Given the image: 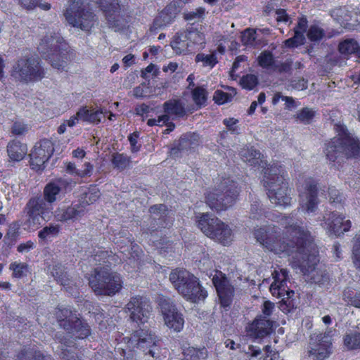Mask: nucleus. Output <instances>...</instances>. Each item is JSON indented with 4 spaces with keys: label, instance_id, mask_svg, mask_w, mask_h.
I'll return each mask as SVG.
<instances>
[{
    "label": "nucleus",
    "instance_id": "obj_1",
    "mask_svg": "<svg viewBox=\"0 0 360 360\" xmlns=\"http://www.w3.org/2000/svg\"><path fill=\"white\" fill-rule=\"evenodd\" d=\"M292 217L281 215L279 221L285 230L287 241L281 238L279 229L269 225L255 229L257 240L271 251L284 253L292 257V266L298 269L304 276L312 274L317 266L319 255L311 252L314 238L311 232L298 222L290 223Z\"/></svg>",
    "mask_w": 360,
    "mask_h": 360
},
{
    "label": "nucleus",
    "instance_id": "obj_2",
    "mask_svg": "<svg viewBox=\"0 0 360 360\" xmlns=\"http://www.w3.org/2000/svg\"><path fill=\"white\" fill-rule=\"evenodd\" d=\"M324 153L326 159L332 163L340 162L339 159H358L360 158V141L353 136L344 127H341L338 134L325 143Z\"/></svg>",
    "mask_w": 360,
    "mask_h": 360
},
{
    "label": "nucleus",
    "instance_id": "obj_3",
    "mask_svg": "<svg viewBox=\"0 0 360 360\" xmlns=\"http://www.w3.org/2000/svg\"><path fill=\"white\" fill-rule=\"evenodd\" d=\"M285 173L282 165L274 163L264 172L263 181L270 200L277 205L287 207L290 205L292 198Z\"/></svg>",
    "mask_w": 360,
    "mask_h": 360
},
{
    "label": "nucleus",
    "instance_id": "obj_4",
    "mask_svg": "<svg viewBox=\"0 0 360 360\" xmlns=\"http://www.w3.org/2000/svg\"><path fill=\"white\" fill-rule=\"evenodd\" d=\"M88 285L96 295L113 297L123 288L122 276L107 266L94 268L87 276Z\"/></svg>",
    "mask_w": 360,
    "mask_h": 360
},
{
    "label": "nucleus",
    "instance_id": "obj_5",
    "mask_svg": "<svg viewBox=\"0 0 360 360\" xmlns=\"http://www.w3.org/2000/svg\"><path fill=\"white\" fill-rule=\"evenodd\" d=\"M169 281L176 291L186 300L196 303L204 300L207 293L199 279L184 269L176 268L169 274Z\"/></svg>",
    "mask_w": 360,
    "mask_h": 360
},
{
    "label": "nucleus",
    "instance_id": "obj_6",
    "mask_svg": "<svg viewBox=\"0 0 360 360\" xmlns=\"http://www.w3.org/2000/svg\"><path fill=\"white\" fill-rule=\"evenodd\" d=\"M37 49L53 68L60 71L64 70L72 53L64 39L56 35L44 36Z\"/></svg>",
    "mask_w": 360,
    "mask_h": 360
},
{
    "label": "nucleus",
    "instance_id": "obj_7",
    "mask_svg": "<svg viewBox=\"0 0 360 360\" xmlns=\"http://www.w3.org/2000/svg\"><path fill=\"white\" fill-rule=\"evenodd\" d=\"M239 191L236 181L229 176L223 177L213 191L205 194V202L212 210L224 211L236 203Z\"/></svg>",
    "mask_w": 360,
    "mask_h": 360
},
{
    "label": "nucleus",
    "instance_id": "obj_8",
    "mask_svg": "<svg viewBox=\"0 0 360 360\" xmlns=\"http://www.w3.org/2000/svg\"><path fill=\"white\" fill-rule=\"evenodd\" d=\"M46 70L38 56L26 55L18 58L12 65L11 76L22 84H28L41 81Z\"/></svg>",
    "mask_w": 360,
    "mask_h": 360
},
{
    "label": "nucleus",
    "instance_id": "obj_9",
    "mask_svg": "<svg viewBox=\"0 0 360 360\" xmlns=\"http://www.w3.org/2000/svg\"><path fill=\"white\" fill-rule=\"evenodd\" d=\"M56 316L61 328L75 340H85L91 336L92 330L87 321L77 316L76 311L68 307H57Z\"/></svg>",
    "mask_w": 360,
    "mask_h": 360
},
{
    "label": "nucleus",
    "instance_id": "obj_10",
    "mask_svg": "<svg viewBox=\"0 0 360 360\" xmlns=\"http://www.w3.org/2000/svg\"><path fill=\"white\" fill-rule=\"evenodd\" d=\"M68 4L63 11L67 22L72 27L89 32L97 20L96 14L85 8L86 0H68Z\"/></svg>",
    "mask_w": 360,
    "mask_h": 360
},
{
    "label": "nucleus",
    "instance_id": "obj_11",
    "mask_svg": "<svg viewBox=\"0 0 360 360\" xmlns=\"http://www.w3.org/2000/svg\"><path fill=\"white\" fill-rule=\"evenodd\" d=\"M198 218V227L207 237L224 246L231 243L232 230L229 225L209 213L202 214Z\"/></svg>",
    "mask_w": 360,
    "mask_h": 360
},
{
    "label": "nucleus",
    "instance_id": "obj_12",
    "mask_svg": "<svg viewBox=\"0 0 360 360\" xmlns=\"http://www.w3.org/2000/svg\"><path fill=\"white\" fill-rule=\"evenodd\" d=\"M274 282L271 284L269 290L274 297L282 300L280 303V309L284 313L292 312L295 308V301L292 299L290 295L294 294V291L288 287V271L285 269H281L280 271L274 270L272 273Z\"/></svg>",
    "mask_w": 360,
    "mask_h": 360
},
{
    "label": "nucleus",
    "instance_id": "obj_13",
    "mask_svg": "<svg viewBox=\"0 0 360 360\" xmlns=\"http://www.w3.org/2000/svg\"><path fill=\"white\" fill-rule=\"evenodd\" d=\"M124 340L128 344L129 347L137 348L141 350L146 355H150L153 360H162L160 347L157 337L148 333V330L139 329L134 331L130 338H124Z\"/></svg>",
    "mask_w": 360,
    "mask_h": 360
},
{
    "label": "nucleus",
    "instance_id": "obj_14",
    "mask_svg": "<svg viewBox=\"0 0 360 360\" xmlns=\"http://www.w3.org/2000/svg\"><path fill=\"white\" fill-rule=\"evenodd\" d=\"M96 4L104 14L109 27L117 30L126 27L130 15H120L121 5L119 0H96Z\"/></svg>",
    "mask_w": 360,
    "mask_h": 360
},
{
    "label": "nucleus",
    "instance_id": "obj_15",
    "mask_svg": "<svg viewBox=\"0 0 360 360\" xmlns=\"http://www.w3.org/2000/svg\"><path fill=\"white\" fill-rule=\"evenodd\" d=\"M54 150V143L51 140L48 139L40 140L30 154V168L36 172L43 171Z\"/></svg>",
    "mask_w": 360,
    "mask_h": 360
},
{
    "label": "nucleus",
    "instance_id": "obj_16",
    "mask_svg": "<svg viewBox=\"0 0 360 360\" xmlns=\"http://www.w3.org/2000/svg\"><path fill=\"white\" fill-rule=\"evenodd\" d=\"M26 223L28 226L34 230L40 227L46 221V215L49 211L44 200L41 197H32L25 207Z\"/></svg>",
    "mask_w": 360,
    "mask_h": 360
},
{
    "label": "nucleus",
    "instance_id": "obj_17",
    "mask_svg": "<svg viewBox=\"0 0 360 360\" xmlns=\"http://www.w3.org/2000/svg\"><path fill=\"white\" fill-rule=\"evenodd\" d=\"M158 306L165 325L174 332L181 331L185 322L184 316L178 311L174 302L169 298L161 297L158 300Z\"/></svg>",
    "mask_w": 360,
    "mask_h": 360
},
{
    "label": "nucleus",
    "instance_id": "obj_18",
    "mask_svg": "<svg viewBox=\"0 0 360 360\" xmlns=\"http://www.w3.org/2000/svg\"><path fill=\"white\" fill-rule=\"evenodd\" d=\"M216 288L220 307L228 310L232 305L235 295V288L231 283L226 275L221 271H217L212 279Z\"/></svg>",
    "mask_w": 360,
    "mask_h": 360
},
{
    "label": "nucleus",
    "instance_id": "obj_19",
    "mask_svg": "<svg viewBox=\"0 0 360 360\" xmlns=\"http://www.w3.org/2000/svg\"><path fill=\"white\" fill-rule=\"evenodd\" d=\"M132 321L145 323L148 321L152 307L150 300L141 295L132 296L126 305Z\"/></svg>",
    "mask_w": 360,
    "mask_h": 360
},
{
    "label": "nucleus",
    "instance_id": "obj_20",
    "mask_svg": "<svg viewBox=\"0 0 360 360\" xmlns=\"http://www.w3.org/2000/svg\"><path fill=\"white\" fill-rule=\"evenodd\" d=\"M333 348V330L328 328L324 333L317 334L314 341L311 342L310 356L317 360L328 357Z\"/></svg>",
    "mask_w": 360,
    "mask_h": 360
},
{
    "label": "nucleus",
    "instance_id": "obj_21",
    "mask_svg": "<svg viewBox=\"0 0 360 360\" xmlns=\"http://www.w3.org/2000/svg\"><path fill=\"white\" fill-rule=\"evenodd\" d=\"M275 321L262 315H257L245 326L247 336L253 340H262L274 331Z\"/></svg>",
    "mask_w": 360,
    "mask_h": 360
},
{
    "label": "nucleus",
    "instance_id": "obj_22",
    "mask_svg": "<svg viewBox=\"0 0 360 360\" xmlns=\"http://www.w3.org/2000/svg\"><path fill=\"white\" fill-rule=\"evenodd\" d=\"M135 114L142 117V121L147 118V125L148 127H163L170 120V117L167 115L160 114L162 110L160 106H150L146 103H142L136 106Z\"/></svg>",
    "mask_w": 360,
    "mask_h": 360
},
{
    "label": "nucleus",
    "instance_id": "obj_23",
    "mask_svg": "<svg viewBox=\"0 0 360 360\" xmlns=\"http://www.w3.org/2000/svg\"><path fill=\"white\" fill-rule=\"evenodd\" d=\"M321 225L330 234L340 236L350 230L352 222L349 219L345 220V215L330 212L323 217Z\"/></svg>",
    "mask_w": 360,
    "mask_h": 360
},
{
    "label": "nucleus",
    "instance_id": "obj_24",
    "mask_svg": "<svg viewBox=\"0 0 360 360\" xmlns=\"http://www.w3.org/2000/svg\"><path fill=\"white\" fill-rule=\"evenodd\" d=\"M318 182L313 177L307 178L304 181V191L300 194L302 198L301 207L308 213L314 212L319 205Z\"/></svg>",
    "mask_w": 360,
    "mask_h": 360
},
{
    "label": "nucleus",
    "instance_id": "obj_25",
    "mask_svg": "<svg viewBox=\"0 0 360 360\" xmlns=\"http://www.w3.org/2000/svg\"><path fill=\"white\" fill-rule=\"evenodd\" d=\"M179 12V7L175 2L167 4L154 18L150 30L152 31L158 30L172 24Z\"/></svg>",
    "mask_w": 360,
    "mask_h": 360
},
{
    "label": "nucleus",
    "instance_id": "obj_26",
    "mask_svg": "<svg viewBox=\"0 0 360 360\" xmlns=\"http://www.w3.org/2000/svg\"><path fill=\"white\" fill-rule=\"evenodd\" d=\"M86 212V206L84 204L72 202L68 206L57 209L56 217L61 222H74L80 220Z\"/></svg>",
    "mask_w": 360,
    "mask_h": 360
},
{
    "label": "nucleus",
    "instance_id": "obj_27",
    "mask_svg": "<svg viewBox=\"0 0 360 360\" xmlns=\"http://www.w3.org/2000/svg\"><path fill=\"white\" fill-rule=\"evenodd\" d=\"M240 155L242 160L252 167L261 166L263 167V172L268 168L269 165L266 160H263V155L254 146H245L242 148Z\"/></svg>",
    "mask_w": 360,
    "mask_h": 360
},
{
    "label": "nucleus",
    "instance_id": "obj_28",
    "mask_svg": "<svg viewBox=\"0 0 360 360\" xmlns=\"http://www.w3.org/2000/svg\"><path fill=\"white\" fill-rule=\"evenodd\" d=\"M51 274L56 282L63 285L65 290L72 295L78 293V288L75 284L72 283L68 273L65 270L64 266L60 263L53 265Z\"/></svg>",
    "mask_w": 360,
    "mask_h": 360
},
{
    "label": "nucleus",
    "instance_id": "obj_29",
    "mask_svg": "<svg viewBox=\"0 0 360 360\" xmlns=\"http://www.w3.org/2000/svg\"><path fill=\"white\" fill-rule=\"evenodd\" d=\"M148 212L152 215L159 216L157 222L159 229H169L172 226L173 221L169 218V209L166 205H153L149 207Z\"/></svg>",
    "mask_w": 360,
    "mask_h": 360
},
{
    "label": "nucleus",
    "instance_id": "obj_30",
    "mask_svg": "<svg viewBox=\"0 0 360 360\" xmlns=\"http://www.w3.org/2000/svg\"><path fill=\"white\" fill-rule=\"evenodd\" d=\"M170 46L176 54H186L192 51L184 30L176 32L170 42Z\"/></svg>",
    "mask_w": 360,
    "mask_h": 360
},
{
    "label": "nucleus",
    "instance_id": "obj_31",
    "mask_svg": "<svg viewBox=\"0 0 360 360\" xmlns=\"http://www.w3.org/2000/svg\"><path fill=\"white\" fill-rule=\"evenodd\" d=\"M103 114V110L102 108L91 110L86 106L79 108L76 112L79 121L96 124L101 122V115Z\"/></svg>",
    "mask_w": 360,
    "mask_h": 360
},
{
    "label": "nucleus",
    "instance_id": "obj_32",
    "mask_svg": "<svg viewBox=\"0 0 360 360\" xmlns=\"http://www.w3.org/2000/svg\"><path fill=\"white\" fill-rule=\"evenodd\" d=\"M162 109L165 115L169 117L174 115L178 117H183L186 112L184 103L180 99H169L162 105Z\"/></svg>",
    "mask_w": 360,
    "mask_h": 360
},
{
    "label": "nucleus",
    "instance_id": "obj_33",
    "mask_svg": "<svg viewBox=\"0 0 360 360\" xmlns=\"http://www.w3.org/2000/svg\"><path fill=\"white\" fill-rule=\"evenodd\" d=\"M7 152L9 158L13 161H20L24 158L27 152L25 144L19 141L12 140L7 146Z\"/></svg>",
    "mask_w": 360,
    "mask_h": 360
},
{
    "label": "nucleus",
    "instance_id": "obj_34",
    "mask_svg": "<svg viewBox=\"0 0 360 360\" xmlns=\"http://www.w3.org/2000/svg\"><path fill=\"white\" fill-rule=\"evenodd\" d=\"M199 145V136L193 132L184 134L181 136L178 146L173 150L179 152L188 151L196 148Z\"/></svg>",
    "mask_w": 360,
    "mask_h": 360
},
{
    "label": "nucleus",
    "instance_id": "obj_35",
    "mask_svg": "<svg viewBox=\"0 0 360 360\" xmlns=\"http://www.w3.org/2000/svg\"><path fill=\"white\" fill-rule=\"evenodd\" d=\"M192 51L196 48H204L205 45V36L202 32L197 28L189 27L184 30Z\"/></svg>",
    "mask_w": 360,
    "mask_h": 360
},
{
    "label": "nucleus",
    "instance_id": "obj_36",
    "mask_svg": "<svg viewBox=\"0 0 360 360\" xmlns=\"http://www.w3.org/2000/svg\"><path fill=\"white\" fill-rule=\"evenodd\" d=\"M191 97L197 109H201L207 105L208 92L203 86H198L191 89Z\"/></svg>",
    "mask_w": 360,
    "mask_h": 360
},
{
    "label": "nucleus",
    "instance_id": "obj_37",
    "mask_svg": "<svg viewBox=\"0 0 360 360\" xmlns=\"http://www.w3.org/2000/svg\"><path fill=\"white\" fill-rule=\"evenodd\" d=\"M343 345L349 351L360 349V331L346 333L343 336Z\"/></svg>",
    "mask_w": 360,
    "mask_h": 360
},
{
    "label": "nucleus",
    "instance_id": "obj_38",
    "mask_svg": "<svg viewBox=\"0 0 360 360\" xmlns=\"http://www.w3.org/2000/svg\"><path fill=\"white\" fill-rule=\"evenodd\" d=\"M342 299L347 304L356 309H360V288L354 290L347 287L342 292Z\"/></svg>",
    "mask_w": 360,
    "mask_h": 360
},
{
    "label": "nucleus",
    "instance_id": "obj_39",
    "mask_svg": "<svg viewBox=\"0 0 360 360\" xmlns=\"http://www.w3.org/2000/svg\"><path fill=\"white\" fill-rule=\"evenodd\" d=\"M60 193L55 179L46 184L43 191L44 201L53 204L57 200L58 195Z\"/></svg>",
    "mask_w": 360,
    "mask_h": 360
},
{
    "label": "nucleus",
    "instance_id": "obj_40",
    "mask_svg": "<svg viewBox=\"0 0 360 360\" xmlns=\"http://www.w3.org/2000/svg\"><path fill=\"white\" fill-rule=\"evenodd\" d=\"M110 162L115 169L124 171L129 167L131 160L129 156L124 153H114L112 155Z\"/></svg>",
    "mask_w": 360,
    "mask_h": 360
},
{
    "label": "nucleus",
    "instance_id": "obj_41",
    "mask_svg": "<svg viewBox=\"0 0 360 360\" xmlns=\"http://www.w3.org/2000/svg\"><path fill=\"white\" fill-rule=\"evenodd\" d=\"M195 61L196 63H201L203 68L212 69L218 63L217 52L214 51L210 54L198 53L195 57Z\"/></svg>",
    "mask_w": 360,
    "mask_h": 360
},
{
    "label": "nucleus",
    "instance_id": "obj_42",
    "mask_svg": "<svg viewBox=\"0 0 360 360\" xmlns=\"http://www.w3.org/2000/svg\"><path fill=\"white\" fill-rule=\"evenodd\" d=\"M338 51L342 54L356 53L360 55V46L354 39H345L340 42Z\"/></svg>",
    "mask_w": 360,
    "mask_h": 360
},
{
    "label": "nucleus",
    "instance_id": "obj_43",
    "mask_svg": "<svg viewBox=\"0 0 360 360\" xmlns=\"http://www.w3.org/2000/svg\"><path fill=\"white\" fill-rule=\"evenodd\" d=\"M258 65L264 69H276L275 57L271 51L265 50L260 53L257 57Z\"/></svg>",
    "mask_w": 360,
    "mask_h": 360
},
{
    "label": "nucleus",
    "instance_id": "obj_44",
    "mask_svg": "<svg viewBox=\"0 0 360 360\" xmlns=\"http://www.w3.org/2000/svg\"><path fill=\"white\" fill-rule=\"evenodd\" d=\"M9 269L12 271V277L14 278H22L30 272V268L26 262H11Z\"/></svg>",
    "mask_w": 360,
    "mask_h": 360
},
{
    "label": "nucleus",
    "instance_id": "obj_45",
    "mask_svg": "<svg viewBox=\"0 0 360 360\" xmlns=\"http://www.w3.org/2000/svg\"><path fill=\"white\" fill-rule=\"evenodd\" d=\"M27 352L25 349H21L16 355L15 360H27ZM30 360H52L51 355H46L38 349H32V359Z\"/></svg>",
    "mask_w": 360,
    "mask_h": 360
},
{
    "label": "nucleus",
    "instance_id": "obj_46",
    "mask_svg": "<svg viewBox=\"0 0 360 360\" xmlns=\"http://www.w3.org/2000/svg\"><path fill=\"white\" fill-rule=\"evenodd\" d=\"M59 225L46 226L38 232V237L41 240H46L51 237L57 236L60 232Z\"/></svg>",
    "mask_w": 360,
    "mask_h": 360
},
{
    "label": "nucleus",
    "instance_id": "obj_47",
    "mask_svg": "<svg viewBox=\"0 0 360 360\" xmlns=\"http://www.w3.org/2000/svg\"><path fill=\"white\" fill-rule=\"evenodd\" d=\"M316 112L312 109L304 107L297 112L295 118L305 124H310L314 118Z\"/></svg>",
    "mask_w": 360,
    "mask_h": 360
},
{
    "label": "nucleus",
    "instance_id": "obj_48",
    "mask_svg": "<svg viewBox=\"0 0 360 360\" xmlns=\"http://www.w3.org/2000/svg\"><path fill=\"white\" fill-rule=\"evenodd\" d=\"M307 36L310 41H319L324 37L325 31L316 25H311L307 31Z\"/></svg>",
    "mask_w": 360,
    "mask_h": 360
},
{
    "label": "nucleus",
    "instance_id": "obj_49",
    "mask_svg": "<svg viewBox=\"0 0 360 360\" xmlns=\"http://www.w3.org/2000/svg\"><path fill=\"white\" fill-rule=\"evenodd\" d=\"M55 181L60 188V193H63V195L71 192L77 184L76 181L72 179L60 177L56 179Z\"/></svg>",
    "mask_w": 360,
    "mask_h": 360
},
{
    "label": "nucleus",
    "instance_id": "obj_50",
    "mask_svg": "<svg viewBox=\"0 0 360 360\" xmlns=\"http://www.w3.org/2000/svg\"><path fill=\"white\" fill-rule=\"evenodd\" d=\"M352 261L355 268L360 271V232L354 238Z\"/></svg>",
    "mask_w": 360,
    "mask_h": 360
},
{
    "label": "nucleus",
    "instance_id": "obj_51",
    "mask_svg": "<svg viewBox=\"0 0 360 360\" xmlns=\"http://www.w3.org/2000/svg\"><path fill=\"white\" fill-rule=\"evenodd\" d=\"M18 1L23 8L27 10H33L39 6L42 10L49 11L51 7L49 3L41 4V0H18Z\"/></svg>",
    "mask_w": 360,
    "mask_h": 360
},
{
    "label": "nucleus",
    "instance_id": "obj_52",
    "mask_svg": "<svg viewBox=\"0 0 360 360\" xmlns=\"http://www.w3.org/2000/svg\"><path fill=\"white\" fill-rule=\"evenodd\" d=\"M263 217H269V213L264 211L258 200L254 201L250 207V218L259 220Z\"/></svg>",
    "mask_w": 360,
    "mask_h": 360
},
{
    "label": "nucleus",
    "instance_id": "obj_53",
    "mask_svg": "<svg viewBox=\"0 0 360 360\" xmlns=\"http://www.w3.org/2000/svg\"><path fill=\"white\" fill-rule=\"evenodd\" d=\"M305 42L304 35L301 32H294V36L284 41V45L289 49L297 48Z\"/></svg>",
    "mask_w": 360,
    "mask_h": 360
},
{
    "label": "nucleus",
    "instance_id": "obj_54",
    "mask_svg": "<svg viewBox=\"0 0 360 360\" xmlns=\"http://www.w3.org/2000/svg\"><path fill=\"white\" fill-rule=\"evenodd\" d=\"M240 83L243 89L252 90L258 84V79L253 74H247L241 77Z\"/></svg>",
    "mask_w": 360,
    "mask_h": 360
},
{
    "label": "nucleus",
    "instance_id": "obj_55",
    "mask_svg": "<svg viewBox=\"0 0 360 360\" xmlns=\"http://www.w3.org/2000/svg\"><path fill=\"white\" fill-rule=\"evenodd\" d=\"M206 14V10L204 7H198L195 11H188L184 13V19L186 21L193 20H204Z\"/></svg>",
    "mask_w": 360,
    "mask_h": 360
},
{
    "label": "nucleus",
    "instance_id": "obj_56",
    "mask_svg": "<svg viewBox=\"0 0 360 360\" xmlns=\"http://www.w3.org/2000/svg\"><path fill=\"white\" fill-rule=\"evenodd\" d=\"M150 94V88L145 83L141 84L133 89V95L136 98L149 97Z\"/></svg>",
    "mask_w": 360,
    "mask_h": 360
},
{
    "label": "nucleus",
    "instance_id": "obj_57",
    "mask_svg": "<svg viewBox=\"0 0 360 360\" xmlns=\"http://www.w3.org/2000/svg\"><path fill=\"white\" fill-rule=\"evenodd\" d=\"M232 96L226 92H224L221 90H217L214 93L213 100L215 103L218 105H223L224 103H229L232 100Z\"/></svg>",
    "mask_w": 360,
    "mask_h": 360
},
{
    "label": "nucleus",
    "instance_id": "obj_58",
    "mask_svg": "<svg viewBox=\"0 0 360 360\" xmlns=\"http://www.w3.org/2000/svg\"><path fill=\"white\" fill-rule=\"evenodd\" d=\"M205 348L197 349L193 347H188L184 349L183 354L186 360H198L199 359V354H202Z\"/></svg>",
    "mask_w": 360,
    "mask_h": 360
},
{
    "label": "nucleus",
    "instance_id": "obj_59",
    "mask_svg": "<svg viewBox=\"0 0 360 360\" xmlns=\"http://www.w3.org/2000/svg\"><path fill=\"white\" fill-rule=\"evenodd\" d=\"M110 254L108 251L98 249L93 255V259L96 264L101 265L108 262Z\"/></svg>",
    "mask_w": 360,
    "mask_h": 360
},
{
    "label": "nucleus",
    "instance_id": "obj_60",
    "mask_svg": "<svg viewBox=\"0 0 360 360\" xmlns=\"http://www.w3.org/2000/svg\"><path fill=\"white\" fill-rule=\"evenodd\" d=\"M256 32L251 28L246 29L243 33L241 40L245 45H251L255 41Z\"/></svg>",
    "mask_w": 360,
    "mask_h": 360
},
{
    "label": "nucleus",
    "instance_id": "obj_61",
    "mask_svg": "<svg viewBox=\"0 0 360 360\" xmlns=\"http://www.w3.org/2000/svg\"><path fill=\"white\" fill-rule=\"evenodd\" d=\"M140 133L134 131L130 134L128 136V141L130 143L131 150L132 153H136L140 150L141 145L138 144V139L139 138Z\"/></svg>",
    "mask_w": 360,
    "mask_h": 360
},
{
    "label": "nucleus",
    "instance_id": "obj_62",
    "mask_svg": "<svg viewBox=\"0 0 360 360\" xmlns=\"http://www.w3.org/2000/svg\"><path fill=\"white\" fill-rule=\"evenodd\" d=\"M274 309H275V304L274 302H272L269 300L264 301L262 304V314H261V315L266 317V319H270V316L272 315Z\"/></svg>",
    "mask_w": 360,
    "mask_h": 360
},
{
    "label": "nucleus",
    "instance_id": "obj_63",
    "mask_svg": "<svg viewBox=\"0 0 360 360\" xmlns=\"http://www.w3.org/2000/svg\"><path fill=\"white\" fill-rule=\"evenodd\" d=\"M238 120L233 117L224 119L223 121L224 124L232 134H238V127L236 126Z\"/></svg>",
    "mask_w": 360,
    "mask_h": 360
},
{
    "label": "nucleus",
    "instance_id": "obj_64",
    "mask_svg": "<svg viewBox=\"0 0 360 360\" xmlns=\"http://www.w3.org/2000/svg\"><path fill=\"white\" fill-rule=\"evenodd\" d=\"M63 360H82L77 353L73 352L68 349H64L62 352Z\"/></svg>",
    "mask_w": 360,
    "mask_h": 360
}]
</instances>
